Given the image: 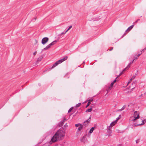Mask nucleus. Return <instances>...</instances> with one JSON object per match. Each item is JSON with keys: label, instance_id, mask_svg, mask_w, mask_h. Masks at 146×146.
<instances>
[{"label": "nucleus", "instance_id": "obj_1", "mask_svg": "<svg viewBox=\"0 0 146 146\" xmlns=\"http://www.w3.org/2000/svg\"><path fill=\"white\" fill-rule=\"evenodd\" d=\"M65 135V132L62 129L58 130L54 135L51 139V142H55L57 141L63 139Z\"/></svg>", "mask_w": 146, "mask_h": 146}, {"label": "nucleus", "instance_id": "obj_2", "mask_svg": "<svg viewBox=\"0 0 146 146\" xmlns=\"http://www.w3.org/2000/svg\"><path fill=\"white\" fill-rule=\"evenodd\" d=\"M139 112L138 111H135L134 112V116L130 118V119L133 121H135L137 119L139 118Z\"/></svg>", "mask_w": 146, "mask_h": 146}, {"label": "nucleus", "instance_id": "obj_3", "mask_svg": "<svg viewBox=\"0 0 146 146\" xmlns=\"http://www.w3.org/2000/svg\"><path fill=\"white\" fill-rule=\"evenodd\" d=\"M48 37L44 38L42 40V43L44 44L46 43L48 40Z\"/></svg>", "mask_w": 146, "mask_h": 146}, {"label": "nucleus", "instance_id": "obj_4", "mask_svg": "<svg viewBox=\"0 0 146 146\" xmlns=\"http://www.w3.org/2000/svg\"><path fill=\"white\" fill-rule=\"evenodd\" d=\"M67 58H68L67 56H66L65 57H64V58H63L59 60V62H60V63H61L62 62H63V61H64L66 60L67 59Z\"/></svg>", "mask_w": 146, "mask_h": 146}, {"label": "nucleus", "instance_id": "obj_5", "mask_svg": "<svg viewBox=\"0 0 146 146\" xmlns=\"http://www.w3.org/2000/svg\"><path fill=\"white\" fill-rule=\"evenodd\" d=\"M67 58H68L67 56H66L65 57H64V58H63L59 60V62H60V63H61L62 62H63V61H64L66 60L67 59Z\"/></svg>", "mask_w": 146, "mask_h": 146}, {"label": "nucleus", "instance_id": "obj_6", "mask_svg": "<svg viewBox=\"0 0 146 146\" xmlns=\"http://www.w3.org/2000/svg\"><path fill=\"white\" fill-rule=\"evenodd\" d=\"M93 100L92 99H89L88 100V103L86 105V108H87L89 106V105L90 104L91 102Z\"/></svg>", "mask_w": 146, "mask_h": 146}, {"label": "nucleus", "instance_id": "obj_7", "mask_svg": "<svg viewBox=\"0 0 146 146\" xmlns=\"http://www.w3.org/2000/svg\"><path fill=\"white\" fill-rule=\"evenodd\" d=\"M135 60V59H134L133 60V61H132L131 62H130V63L127 66V67L126 68H125V69H124L123 70V71H125V70L126 69V68H129V67H130V64H131Z\"/></svg>", "mask_w": 146, "mask_h": 146}, {"label": "nucleus", "instance_id": "obj_8", "mask_svg": "<svg viewBox=\"0 0 146 146\" xmlns=\"http://www.w3.org/2000/svg\"><path fill=\"white\" fill-rule=\"evenodd\" d=\"M60 62H59V60L56 61L53 65L52 66V68H53L55 67L56 66L58 65V64H60Z\"/></svg>", "mask_w": 146, "mask_h": 146}, {"label": "nucleus", "instance_id": "obj_9", "mask_svg": "<svg viewBox=\"0 0 146 146\" xmlns=\"http://www.w3.org/2000/svg\"><path fill=\"white\" fill-rule=\"evenodd\" d=\"M133 27V25H132L130 26L127 29L126 31L125 32L127 33H128L129 31H130V30L132 29Z\"/></svg>", "mask_w": 146, "mask_h": 146}, {"label": "nucleus", "instance_id": "obj_10", "mask_svg": "<svg viewBox=\"0 0 146 146\" xmlns=\"http://www.w3.org/2000/svg\"><path fill=\"white\" fill-rule=\"evenodd\" d=\"M116 123L115 121H113V122H112L111 123L110 125L109 126V127L110 128L112 127Z\"/></svg>", "mask_w": 146, "mask_h": 146}, {"label": "nucleus", "instance_id": "obj_11", "mask_svg": "<svg viewBox=\"0 0 146 146\" xmlns=\"http://www.w3.org/2000/svg\"><path fill=\"white\" fill-rule=\"evenodd\" d=\"M90 117L87 120L84 122V125H86L90 122Z\"/></svg>", "mask_w": 146, "mask_h": 146}, {"label": "nucleus", "instance_id": "obj_12", "mask_svg": "<svg viewBox=\"0 0 146 146\" xmlns=\"http://www.w3.org/2000/svg\"><path fill=\"white\" fill-rule=\"evenodd\" d=\"M135 76H133L131 78V79L128 82V84H129L131 82V81L133 80L134 78H135Z\"/></svg>", "mask_w": 146, "mask_h": 146}, {"label": "nucleus", "instance_id": "obj_13", "mask_svg": "<svg viewBox=\"0 0 146 146\" xmlns=\"http://www.w3.org/2000/svg\"><path fill=\"white\" fill-rule=\"evenodd\" d=\"M57 42V41L56 40H55L53 41L50 44L51 45V46H52L54 44H55Z\"/></svg>", "mask_w": 146, "mask_h": 146}, {"label": "nucleus", "instance_id": "obj_14", "mask_svg": "<svg viewBox=\"0 0 146 146\" xmlns=\"http://www.w3.org/2000/svg\"><path fill=\"white\" fill-rule=\"evenodd\" d=\"M112 131L110 130H109L108 131V135L109 136H111V135Z\"/></svg>", "mask_w": 146, "mask_h": 146}, {"label": "nucleus", "instance_id": "obj_15", "mask_svg": "<svg viewBox=\"0 0 146 146\" xmlns=\"http://www.w3.org/2000/svg\"><path fill=\"white\" fill-rule=\"evenodd\" d=\"M95 128L94 127H92L90 130L89 133L90 134L92 133L93 131L94 130V129Z\"/></svg>", "mask_w": 146, "mask_h": 146}, {"label": "nucleus", "instance_id": "obj_16", "mask_svg": "<svg viewBox=\"0 0 146 146\" xmlns=\"http://www.w3.org/2000/svg\"><path fill=\"white\" fill-rule=\"evenodd\" d=\"M123 72H123H122L121 73L119 74V75L118 76H117V77L116 78V79H115V80L113 81V82L114 83H115V82H116V79L119 76H121V75L122 74Z\"/></svg>", "mask_w": 146, "mask_h": 146}, {"label": "nucleus", "instance_id": "obj_17", "mask_svg": "<svg viewBox=\"0 0 146 146\" xmlns=\"http://www.w3.org/2000/svg\"><path fill=\"white\" fill-rule=\"evenodd\" d=\"M145 120H142V123H139V124H138V125H143V124H144L145 123Z\"/></svg>", "mask_w": 146, "mask_h": 146}, {"label": "nucleus", "instance_id": "obj_18", "mask_svg": "<svg viewBox=\"0 0 146 146\" xmlns=\"http://www.w3.org/2000/svg\"><path fill=\"white\" fill-rule=\"evenodd\" d=\"M85 138H86V137L85 136H83L82 138L81 139V141L82 142L85 143L84 140L85 139Z\"/></svg>", "mask_w": 146, "mask_h": 146}, {"label": "nucleus", "instance_id": "obj_19", "mask_svg": "<svg viewBox=\"0 0 146 146\" xmlns=\"http://www.w3.org/2000/svg\"><path fill=\"white\" fill-rule=\"evenodd\" d=\"M125 108V106L124 105L123 107L121 109L118 110V111H121L123 110Z\"/></svg>", "mask_w": 146, "mask_h": 146}, {"label": "nucleus", "instance_id": "obj_20", "mask_svg": "<svg viewBox=\"0 0 146 146\" xmlns=\"http://www.w3.org/2000/svg\"><path fill=\"white\" fill-rule=\"evenodd\" d=\"M92 110V109L91 108L90 109H87L86 111V112H91Z\"/></svg>", "mask_w": 146, "mask_h": 146}, {"label": "nucleus", "instance_id": "obj_21", "mask_svg": "<svg viewBox=\"0 0 146 146\" xmlns=\"http://www.w3.org/2000/svg\"><path fill=\"white\" fill-rule=\"evenodd\" d=\"M82 125H80V127H79L78 129L79 131H80L81 130L82 128Z\"/></svg>", "mask_w": 146, "mask_h": 146}, {"label": "nucleus", "instance_id": "obj_22", "mask_svg": "<svg viewBox=\"0 0 146 146\" xmlns=\"http://www.w3.org/2000/svg\"><path fill=\"white\" fill-rule=\"evenodd\" d=\"M120 115L119 116V117L117 118L116 119V120L115 121H114L117 123V121L120 118Z\"/></svg>", "mask_w": 146, "mask_h": 146}, {"label": "nucleus", "instance_id": "obj_23", "mask_svg": "<svg viewBox=\"0 0 146 146\" xmlns=\"http://www.w3.org/2000/svg\"><path fill=\"white\" fill-rule=\"evenodd\" d=\"M72 27V26H70L68 29L66 31V33Z\"/></svg>", "mask_w": 146, "mask_h": 146}, {"label": "nucleus", "instance_id": "obj_24", "mask_svg": "<svg viewBox=\"0 0 146 146\" xmlns=\"http://www.w3.org/2000/svg\"><path fill=\"white\" fill-rule=\"evenodd\" d=\"M51 45H50V44H49L48 45L46 46V47L48 49L49 48H50L51 47Z\"/></svg>", "mask_w": 146, "mask_h": 146}, {"label": "nucleus", "instance_id": "obj_25", "mask_svg": "<svg viewBox=\"0 0 146 146\" xmlns=\"http://www.w3.org/2000/svg\"><path fill=\"white\" fill-rule=\"evenodd\" d=\"M81 104V103H79L78 104H77L76 105V107H79V106H80V105Z\"/></svg>", "mask_w": 146, "mask_h": 146}, {"label": "nucleus", "instance_id": "obj_26", "mask_svg": "<svg viewBox=\"0 0 146 146\" xmlns=\"http://www.w3.org/2000/svg\"><path fill=\"white\" fill-rule=\"evenodd\" d=\"M73 109V108H70L68 111V112L69 113Z\"/></svg>", "mask_w": 146, "mask_h": 146}, {"label": "nucleus", "instance_id": "obj_27", "mask_svg": "<svg viewBox=\"0 0 146 146\" xmlns=\"http://www.w3.org/2000/svg\"><path fill=\"white\" fill-rule=\"evenodd\" d=\"M80 124H76L75 125V126L76 127H78L79 125H80Z\"/></svg>", "mask_w": 146, "mask_h": 146}, {"label": "nucleus", "instance_id": "obj_28", "mask_svg": "<svg viewBox=\"0 0 146 146\" xmlns=\"http://www.w3.org/2000/svg\"><path fill=\"white\" fill-rule=\"evenodd\" d=\"M114 84V83L113 82L111 83V85H110V86H111V87H112V86H113Z\"/></svg>", "mask_w": 146, "mask_h": 146}, {"label": "nucleus", "instance_id": "obj_29", "mask_svg": "<svg viewBox=\"0 0 146 146\" xmlns=\"http://www.w3.org/2000/svg\"><path fill=\"white\" fill-rule=\"evenodd\" d=\"M139 141V139L137 140H136V143H138Z\"/></svg>", "mask_w": 146, "mask_h": 146}, {"label": "nucleus", "instance_id": "obj_30", "mask_svg": "<svg viewBox=\"0 0 146 146\" xmlns=\"http://www.w3.org/2000/svg\"><path fill=\"white\" fill-rule=\"evenodd\" d=\"M146 48H145L143 50L141 51V53L143 52H144V50H145L146 49Z\"/></svg>", "mask_w": 146, "mask_h": 146}, {"label": "nucleus", "instance_id": "obj_31", "mask_svg": "<svg viewBox=\"0 0 146 146\" xmlns=\"http://www.w3.org/2000/svg\"><path fill=\"white\" fill-rule=\"evenodd\" d=\"M48 49V48H47V47L46 46V47H45V48H44V50H47Z\"/></svg>", "mask_w": 146, "mask_h": 146}, {"label": "nucleus", "instance_id": "obj_32", "mask_svg": "<svg viewBox=\"0 0 146 146\" xmlns=\"http://www.w3.org/2000/svg\"><path fill=\"white\" fill-rule=\"evenodd\" d=\"M141 53H139V54H138L137 55V56L138 57V56H139L141 55Z\"/></svg>", "mask_w": 146, "mask_h": 146}, {"label": "nucleus", "instance_id": "obj_33", "mask_svg": "<svg viewBox=\"0 0 146 146\" xmlns=\"http://www.w3.org/2000/svg\"><path fill=\"white\" fill-rule=\"evenodd\" d=\"M36 54V52H35L34 53H33V55H35Z\"/></svg>", "mask_w": 146, "mask_h": 146}, {"label": "nucleus", "instance_id": "obj_34", "mask_svg": "<svg viewBox=\"0 0 146 146\" xmlns=\"http://www.w3.org/2000/svg\"><path fill=\"white\" fill-rule=\"evenodd\" d=\"M66 33L65 32V33H61V35H63V34H65Z\"/></svg>", "mask_w": 146, "mask_h": 146}, {"label": "nucleus", "instance_id": "obj_35", "mask_svg": "<svg viewBox=\"0 0 146 146\" xmlns=\"http://www.w3.org/2000/svg\"><path fill=\"white\" fill-rule=\"evenodd\" d=\"M139 19H138L137 21H136L135 22L136 23H137L138 21H139Z\"/></svg>", "mask_w": 146, "mask_h": 146}, {"label": "nucleus", "instance_id": "obj_36", "mask_svg": "<svg viewBox=\"0 0 146 146\" xmlns=\"http://www.w3.org/2000/svg\"><path fill=\"white\" fill-rule=\"evenodd\" d=\"M113 49V48H111V49L109 50H111Z\"/></svg>", "mask_w": 146, "mask_h": 146}, {"label": "nucleus", "instance_id": "obj_37", "mask_svg": "<svg viewBox=\"0 0 146 146\" xmlns=\"http://www.w3.org/2000/svg\"><path fill=\"white\" fill-rule=\"evenodd\" d=\"M137 58H137V57H135V60L136 59H137Z\"/></svg>", "mask_w": 146, "mask_h": 146}, {"label": "nucleus", "instance_id": "obj_38", "mask_svg": "<svg viewBox=\"0 0 146 146\" xmlns=\"http://www.w3.org/2000/svg\"><path fill=\"white\" fill-rule=\"evenodd\" d=\"M62 124L61 125H60V126H62Z\"/></svg>", "mask_w": 146, "mask_h": 146}]
</instances>
